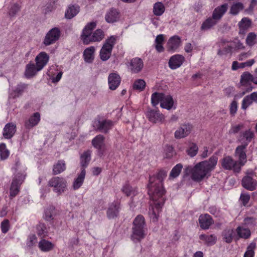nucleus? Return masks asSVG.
I'll list each match as a JSON object with an SVG mask.
<instances>
[{
	"instance_id": "a211bd4d",
	"label": "nucleus",
	"mask_w": 257,
	"mask_h": 257,
	"mask_svg": "<svg viewBox=\"0 0 257 257\" xmlns=\"http://www.w3.org/2000/svg\"><path fill=\"white\" fill-rule=\"evenodd\" d=\"M184 57L181 55L176 54L172 56L169 61V66L172 69L180 67L184 61Z\"/></svg>"
},
{
	"instance_id": "e2e57ef3",
	"label": "nucleus",
	"mask_w": 257,
	"mask_h": 257,
	"mask_svg": "<svg viewBox=\"0 0 257 257\" xmlns=\"http://www.w3.org/2000/svg\"><path fill=\"white\" fill-rule=\"evenodd\" d=\"M233 49V47L231 45L227 46L224 47L222 50H219L217 53L219 55L231 53Z\"/></svg>"
},
{
	"instance_id": "9b49d317",
	"label": "nucleus",
	"mask_w": 257,
	"mask_h": 257,
	"mask_svg": "<svg viewBox=\"0 0 257 257\" xmlns=\"http://www.w3.org/2000/svg\"><path fill=\"white\" fill-rule=\"evenodd\" d=\"M253 172L247 173V174L242 179V186L245 189L253 191L255 189L257 186L256 181L252 178Z\"/></svg>"
},
{
	"instance_id": "39448f33",
	"label": "nucleus",
	"mask_w": 257,
	"mask_h": 257,
	"mask_svg": "<svg viewBox=\"0 0 257 257\" xmlns=\"http://www.w3.org/2000/svg\"><path fill=\"white\" fill-rule=\"evenodd\" d=\"M227 10V4H223L214 10L212 17L209 18L202 24V30H208L217 24Z\"/></svg>"
},
{
	"instance_id": "f8f14e48",
	"label": "nucleus",
	"mask_w": 257,
	"mask_h": 257,
	"mask_svg": "<svg viewBox=\"0 0 257 257\" xmlns=\"http://www.w3.org/2000/svg\"><path fill=\"white\" fill-rule=\"evenodd\" d=\"M192 129V126L189 123L182 124L175 131L174 136L177 139L184 138L188 136Z\"/></svg>"
},
{
	"instance_id": "6e6d98bb",
	"label": "nucleus",
	"mask_w": 257,
	"mask_h": 257,
	"mask_svg": "<svg viewBox=\"0 0 257 257\" xmlns=\"http://www.w3.org/2000/svg\"><path fill=\"white\" fill-rule=\"evenodd\" d=\"M0 154L2 160L6 159L10 154L9 150L6 148V146L4 143L0 144Z\"/></svg>"
},
{
	"instance_id": "e433bc0d",
	"label": "nucleus",
	"mask_w": 257,
	"mask_h": 257,
	"mask_svg": "<svg viewBox=\"0 0 257 257\" xmlns=\"http://www.w3.org/2000/svg\"><path fill=\"white\" fill-rule=\"evenodd\" d=\"M250 82H253V75L249 72H243L240 76V83L241 85L245 86Z\"/></svg>"
},
{
	"instance_id": "1a4fd4ad",
	"label": "nucleus",
	"mask_w": 257,
	"mask_h": 257,
	"mask_svg": "<svg viewBox=\"0 0 257 257\" xmlns=\"http://www.w3.org/2000/svg\"><path fill=\"white\" fill-rule=\"evenodd\" d=\"M25 177V175L23 174L18 173L13 178L11 187H10V196L14 197L16 196L20 191V186L23 182Z\"/></svg>"
},
{
	"instance_id": "8fccbe9b",
	"label": "nucleus",
	"mask_w": 257,
	"mask_h": 257,
	"mask_svg": "<svg viewBox=\"0 0 257 257\" xmlns=\"http://www.w3.org/2000/svg\"><path fill=\"white\" fill-rule=\"evenodd\" d=\"M198 151L197 146L194 143H190L189 145L188 149L186 150L188 155L191 157H193L196 155Z\"/></svg>"
},
{
	"instance_id": "f3484780",
	"label": "nucleus",
	"mask_w": 257,
	"mask_h": 257,
	"mask_svg": "<svg viewBox=\"0 0 257 257\" xmlns=\"http://www.w3.org/2000/svg\"><path fill=\"white\" fill-rule=\"evenodd\" d=\"M119 12L114 8L109 9L105 16V20L108 23H115L119 20Z\"/></svg>"
},
{
	"instance_id": "69168bd1",
	"label": "nucleus",
	"mask_w": 257,
	"mask_h": 257,
	"mask_svg": "<svg viewBox=\"0 0 257 257\" xmlns=\"http://www.w3.org/2000/svg\"><path fill=\"white\" fill-rule=\"evenodd\" d=\"M237 109V103L236 101L231 102L230 105V112L231 114L234 115Z\"/></svg>"
},
{
	"instance_id": "72a5a7b5",
	"label": "nucleus",
	"mask_w": 257,
	"mask_h": 257,
	"mask_svg": "<svg viewBox=\"0 0 257 257\" xmlns=\"http://www.w3.org/2000/svg\"><path fill=\"white\" fill-rule=\"evenodd\" d=\"M85 170L84 169H81L80 174L73 182V187L74 190L78 189L81 186L85 178Z\"/></svg>"
},
{
	"instance_id": "338daca9",
	"label": "nucleus",
	"mask_w": 257,
	"mask_h": 257,
	"mask_svg": "<svg viewBox=\"0 0 257 257\" xmlns=\"http://www.w3.org/2000/svg\"><path fill=\"white\" fill-rule=\"evenodd\" d=\"M243 205H246L250 199V196L247 194H242L240 197Z\"/></svg>"
},
{
	"instance_id": "13d9d810",
	"label": "nucleus",
	"mask_w": 257,
	"mask_h": 257,
	"mask_svg": "<svg viewBox=\"0 0 257 257\" xmlns=\"http://www.w3.org/2000/svg\"><path fill=\"white\" fill-rule=\"evenodd\" d=\"M37 238L35 234H31L29 236L27 242V245L29 247L33 246L37 242Z\"/></svg>"
},
{
	"instance_id": "9d476101",
	"label": "nucleus",
	"mask_w": 257,
	"mask_h": 257,
	"mask_svg": "<svg viewBox=\"0 0 257 257\" xmlns=\"http://www.w3.org/2000/svg\"><path fill=\"white\" fill-rule=\"evenodd\" d=\"M60 36V31L57 28L50 30L46 34L43 43L46 46L50 45L57 41Z\"/></svg>"
},
{
	"instance_id": "423d86ee",
	"label": "nucleus",
	"mask_w": 257,
	"mask_h": 257,
	"mask_svg": "<svg viewBox=\"0 0 257 257\" xmlns=\"http://www.w3.org/2000/svg\"><path fill=\"white\" fill-rule=\"evenodd\" d=\"M116 40V37L114 36H110L105 40L100 52V57L102 61H106L110 58Z\"/></svg>"
},
{
	"instance_id": "bb28decb",
	"label": "nucleus",
	"mask_w": 257,
	"mask_h": 257,
	"mask_svg": "<svg viewBox=\"0 0 257 257\" xmlns=\"http://www.w3.org/2000/svg\"><path fill=\"white\" fill-rule=\"evenodd\" d=\"M161 107L167 109V110H170L172 108H176V107H174V100L172 97L170 95H164L161 104H160Z\"/></svg>"
},
{
	"instance_id": "7c9ffc66",
	"label": "nucleus",
	"mask_w": 257,
	"mask_h": 257,
	"mask_svg": "<svg viewBox=\"0 0 257 257\" xmlns=\"http://www.w3.org/2000/svg\"><path fill=\"white\" fill-rule=\"evenodd\" d=\"M199 238L203 240L205 244L208 246H211L214 245L217 240V237L214 234H201L199 236Z\"/></svg>"
},
{
	"instance_id": "7ed1b4c3",
	"label": "nucleus",
	"mask_w": 257,
	"mask_h": 257,
	"mask_svg": "<svg viewBox=\"0 0 257 257\" xmlns=\"http://www.w3.org/2000/svg\"><path fill=\"white\" fill-rule=\"evenodd\" d=\"M96 26L95 22H91L87 24L83 29L81 39L84 44L88 45L92 42H100L104 38V34L101 29H97L92 34V31Z\"/></svg>"
},
{
	"instance_id": "c85d7f7f",
	"label": "nucleus",
	"mask_w": 257,
	"mask_h": 257,
	"mask_svg": "<svg viewBox=\"0 0 257 257\" xmlns=\"http://www.w3.org/2000/svg\"><path fill=\"white\" fill-rule=\"evenodd\" d=\"M91 152L90 150L85 151L80 156V164L82 169L87 167L91 160Z\"/></svg>"
},
{
	"instance_id": "412c9836",
	"label": "nucleus",
	"mask_w": 257,
	"mask_h": 257,
	"mask_svg": "<svg viewBox=\"0 0 257 257\" xmlns=\"http://www.w3.org/2000/svg\"><path fill=\"white\" fill-rule=\"evenodd\" d=\"M108 82L109 88L111 90H115L120 83V77L116 73H111L108 76Z\"/></svg>"
},
{
	"instance_id": "58836bf2",
	"label": "nucleus",
	"mask_w": 257,
	"mask_h": 257,
	"mask_svg": "<svg viewBox=\"0 0 257 257\" xmlns=\"http://www.w3.org/2000/svg\"><path fill=\"white\" fill-rule=\"evenodd\" d=\"M223 239L227 243H230L233 239L234 230L231 228H226L222 232Z\"/></svg>"
},
{
	"instance_id": "4c0bfd02",
	"label": "nucleus",
	"mask_w": 257,
	"mask_h": 257,
	"mask_svg": "<svg viewBox=\"0 0 257 257\" xmlns=\"http://www.w3.org/2000/svg\"><path fill=\"white\" fill-rule=\"evenodd\" d=\"M165 10L164 4L161 2H157L154 4L153 14L156 16H160L163 14Z\"/></svg>"
},
{
	"instance_id": "6e6552de",
	"label": "nucleus",
	"mask_w": 257,
	"mask_h": 257,
	"mask_svg": "<svg viewBox=\"0 0 257 257\" xmlns=\"http://www.w3.org/2000/svg\"><path fill=\"white\" fill-rule=\"evenodd\" d=\"M49 185L53 187V191L57 193L58 195H60L65 191L67 182L63 178L53 177L49 181Z\"/></svg>"
},
{
	"instance_id": "ea45409f",
	"label": "nucleus",
	"mask_w": 257,
	"mask_h": 257,
	"mask_svg": "<svg viewBox=\"0 0 257 257\" xmlns=\"http://www.w3.org/2000/svg\"><path fill=\"white\" fill-rule=\"evenodd\" d=\"M27 87V85L25 83H21L18 84L13 92L11 93V96L14 98L19 97L20 95H22Z\"/></svg>"
},
{
	"instance_id": "5701e85b",
	"label": "nucleus",
	"mask_w": 257,
	"mask_h": 257,
	"mask_svg": "<svg viewBox=\"0 0 257 257\" xmlns=\"http://www.w3.org/2000/svg\"><path fill=\"white\" fill-rule=\"evenodd\" d=\"M16 132V125L13 123H7L3 131V136L5 139L12 138Z\"/></svg>"
},
{
	"instance_id": "79ce46f5",
	"label": "nucleus",
	"mask_w": 257,
	"mask_h": 257,
	"mask_svg": "<svg viewBox=\"0 0 257 257\" xmlns=\"http://www.w3.org/2000/svg\"><path fill=\"white\" fill-rule=\"evenodd\" d=\"M66 169L64 161L59 160L53 166V172L54 175H57L63 172Z\"/></svg>"
},
{
	"instance_id": "20e7f679",
	"label": "nucleus",
	"mask_w": 257,
	"mask_h": 257,
	"mask_svg": "<svg viewBox=\"0 0 257 257\" xmlns=\"http://www.w3.org/2000/svg\"><path fill=\"white\" fill-rule=\"evenodd\" d=\"M146 225L144 216L138 215L133 221L131 239L134 242H138L143 239L146 235Z\"/></svg>"
},
{
	"instance_id": "473e14b6",
	"label": "nucleus",
	"mask_w": 257,
	"mask_h": 257,
	"mask_svg": "<svg viewBox=\"0 0 257 257\" xmlns=\"http://www.w3.org/2000/svg\"><path fill=\"white\" fill-rule=\"evenodd\" d=\"M38 70V67L34 63H29L27 65L25 71V76L27 78H31L36 75Z\"/></svg>"
},
{
	"instance_id": "603ef678",
	"label": "nucleus",
	"mask_w": 257,
	"mask_h": 257,
	"mask_svg": "<svg viewBox=\"0 0 257 257\" xmlns=\"http://www.w3.org/2000/svg\"><path fill=\"white\" fill-rule=\"evenodd\" d=\"M146 86V82L143 79H138L136 80L133 84L134 89L143 91Z\"/></svg>"
},
{
	"instance_id": "393cba45",
	"label": "nucleus",
	"mask_w": 257,
	"mask_h": 257,
	"mask_svg": "<svg viewBox=\"0 0 257 257\" xmlns=\"http://www.w3.org/2000/svg\"><path fill=\"white\" fill-rule=\"evenodd\" d=\"M119 211V204L116 202L112 203L109 206L107 215L109 219H112L116 217Z\"/></svg>"
},
{
	"instance_id": "f03ea898",
	"label": "nucleus",
	"mask_w": 257,
	"mask_h": 257,
	"mask_svg": "<svg viewBox=\"0 0 257 257\" xmlns=\"http://www.w3.org/2000/svg\"><path fill=\"white\" fill-rule=\"evenodd\" d=\"M218 158L215 156H211L208 160L202 161L197 163L193 167L188 166L185 169L186 175L191 174L192 180L200 181L205 177L210 175V172L217 164Z\"/></svg>"
},
{
	"instance_id": "a878e982",
	"label": "nucleus",
	"mask_w": 257,
	"mask_h": 257,
	"mask_svg": "<svg viewBox=\"0 0 257 257\" xmlns=\"http://www.w3.org/2000/svg\"><path fill=\"white\" fill-rule=\"evenodd\" d=\"M80 11V7L78 5H70L67 9L65 16L67 19H71L76 16Z\"/></svg>"
},
{
	"instance_id": "c03bdc74",
	"label": "nucleus",
	"mask_w": 257,
	"mask_h": 257,
	"mask_svg": "<svg viewBox=\"0 0 257 257\" xmlns=\"http://www.w3.org/2000/svg\"><path fill=\"white\" fill-rule=\"evenodd\" d=\"M243 8L244 6L241 3H235L230 7L229 13L232 15H237Z\"/></svg>"
},
{
	"instance_id": "a18cd8bd",
	"label": "nucleus",
	"mask_w": 257,
	"mask_h": 257,
	"mask_svg": "<svg viewBox=\"0 0 257 257\" xmlns=\"http://www.w3.org/2000/svg\"><path fill=\"white\" fill-rule=\"evenodd\" d=\"M164 41V37L163 34L158 35L155 39L156 49L159 52H162L164 51V48L162 45V43Z\"/></svg>"
},
{
	"instance_id": "b1692460",
	"label": "nucleus",
	"mask_w": 257,
	"mask_h": 257,
	"mask_svg": "<svg viewBox=\"0 0 257 257\" xmlns=\"http://www.w3.org/2000/svg\"><path fill=\"white\" fill-rule=\"evenodd\" d=\"M113 126V122L110 120L98 121L97 129L103 133H107Z\"/></svg>"
},
{
	"instance_id": "ddd939ff",
	"label": "nucleus",
	"mask_w": 257,
	"mask_h": 257,
	"mask_svg": "<svg viewBox=\"0 0 257 257\" xmlns=\"http://www.w3.org/2000/svg\"><path fill=\"white\" fill-rule=\"evenodd\" d=\"M254 137V134L253 132L249 129L243 132L240 134L237 141L240 145L247 147Z\"/></svg>"
},
{
	"instance_id": "774afa93",
	"label": "nucleus",
	"mask_w": 257,
	"mask_h": 257,
	"mask_svg": "<svg viewBox=\"0 0 257 257\" xmlns=\"http://www.w3.org/2000/svg\"><path fill=\"white\" fill-rule=\"evenodd\" d=\"M245 67L244 63H238L237 61H233L232 64V69L233 70H237L238 68H242Z\"/></svg>"
},
{
	"instance_id": "c9c22d12",
	"label": "nucleus",
	"mask_w": 257,
	"mask_h": 257,
	"mask_svg": "<svg viewBox=\"0 0 257 257\" xmlns=\"http://www.w3.org/2000/svg\"><path fill=\"white\" fill-rule=\"evenodd\" d=\"M104 139L103 136L97 135L92 140V145L94 148L100 150L104 145Z\"/></svg>"
},
{
	"instance_id": "3c124183",
	"label": "nucleus",
	"mask_w": 257,
	"mask_h": 257,
	"mask_svg": "<svg viewBox=\"0 0 257 257\" xmlns=\"http://www.w3.org/2000/svg\"><path fill=\"white\" fill-rule=\"evenodd\" d=\"M253 102V101L251 96H250V94L245 96L242 101V109L245 110Z\"/></svg>"
},
{
	"instance_id": "f257e3e1",
	"label": "nucleus",
	"mask_w": 257,
	"mask_h": 257,
	"mask_svg": "<svg viewBox=\"0 0 257 257\" xmlns=\"http://www.w3.org/2000/svg\"><path fill=\"white\" fill-rule=\"evenodd\" d=\"M166 176L165 171L160 170L156 176L150 177L149 179V194L153 203L150 205L149 214L153 222L158 220L159 213L165 202V190L163 181Z\"/></svg>"
},
{
	"instance_id": "680f3d73",
	"label": "nucleus",
	"mask_w": 257,
	"mask_h": 257,
	"mask_svg": "<svg viewBox=\"0 0 257 257\" xmlns=\"http://www.w3.org/2000/svg\"><path fill=\"white\" fill-rule=\"evenodd\" d=\"M1 229L2 231L4 233H7L10 228L9 221L8 219H5L1 223Z\"/></svg>"
},
{
	"instance_id": "f704fd0d",
	"label": "nucleus",
	"mask_w": 257,
	"mask_h": 257,
	"mask_svg": "<svg viewBox=\"0 0 257 257\" xmlns=\"http://www.w3.org/2000/svg\"><path fill=\"white\" fill-rule=\"evenodd\" d=\"M250 24L251 21L248 18H242L238 23L239 33L241 34H245L246 30L250 27Z\"/></svg>"
},
{
	"instance_id": "a19ab883",
	"label": "nucleus",
	"mask_w": 257,
	"mask_h": 257,
	"mask_svg": "<svg viewBox=\"0 0 257 257\" xmlns=\"http://www.w3.org/2000/svg\"><path fill=\"white\" fill-rule=\"evenodd\" d=\"M237 235L239 238L247 239L250 236V231L248 228L238 226L236 229Z\"/></svg>"
},
{
	"instance_id": "4be33fe9",
	"label": "nucleus",
	"mask_w": 257,
	"mask_h": 257,
	"mask_svg": "<svg viewBox=\"0 0 257 257\" xmlns=\"http://www.w3.org/2000/svg\"><path fill=\"white\" fill-rule=\"evenodd\" d=\"M199 222L200 227L204 229H208L210 226L213 224V221L212 217L208 214L201 215L199 218Z\"/></svg>"
},
{
	"instance_id": "052dcab7",
	"label": "nucleus",
	"mask_w": 257,
	"mask_h": 257,
	"mask_svg": "<svg viewBox=\"0 0 257 257\" xmlns=\"http://www.w3.org/2000/svg\"><path fill=\"white\" fill-rule=\"evenodd\" d=\"M243 127V124L242 123L232 125L229 131V134H236L238 133Z\"/></svg>"
},
{
	"instance_id": "49530a36",
	"label": "nucleus",
	"mask_w": 257,
	"mask_h": 257,
	"mask_svg": "<svg viewBox=\"0 0 257 257\" xmlns=\"http://www.w3.org/2000/svg\"><path fill=\"white\" fill-rule=\"evenodd\" d=\"M121 190L127 196H135L137 194L136 189L132 187L129 184L125 185L121 189Z\"/></svg>"
},
{
	"instance_id": "864d4df0",
	"label": "nucleus",
	"mask_w": 257,
	"mask_h": 257,
	"mask_svg": "<svg viewBox=\"0 0 257 257\" xmlns=\"http://www.w3.org/2000/svg\"><path fill=\"white\" fill-rule=\"evenodd\" d=\"M246 43L249 46H252L256 43V36L253 33H249L246 39Z\"/></svg>"
},
{
	"instance_id": "2f4dec72",
	"label": "nucleus",
	"mask_w": 257,
	"mask_h": 257,
	"mask_svg": "<svg viewBox=\"0 0 257 257\" xmlns=\"http://www.w3.org/2000/svg\"><path fill=\"white\" fill-rule=\"evenodd\" d=\"M39 248L44 252H48L52 250L54 244L46 239H42L38 243Z\"/></svg>"
},
{
	"instance_id": "6ab92c4d",
	"label": "nucleus",
	"mask_w": 257,
	"mask_h": 257,
	"mask_svg": "<svg viewBox=\"0 0 257 257\" xmlns=\"http://www.w3.org/2000/svg\"><path fill=\"white\" fill-rule=\"evenodd\" d=\"M147 116L149 121L153 123L161 122L164 119V115L159 111L156 110H150L147 113Z\"/></svg>"
},
{
	"instance_id": "de8ad7c7",
	"label": "nucleus",
	"mask_w": 257,
	"mask_h": 257,
	"mask_svg": "<svg viewBox=\"0 0 257 257\" xmlns=\"http://www.w3.org/2000/svg\"><path fill=\"white\" fill-rule=\"evenodd\" d=\"M45 218L47 220L50 221L53 219L54 217L56 215L55 208L53 206H50L45 210Z\"/></svg>"
},
{
	"instance_id": "dca6fc26",
	"label": "nucleus",
	"mask_w": 257,
	"mask_h": 257,
	"mask_svg": "<svg viewBox=\"0 0 257 257\" xmlns=\"http://www.w3.org/2000/svg\"><path fill=\"white\" fill-rule=\"evenodd\" d=\"M49 60V55L44 52H42L38 54L36 58L35 61L36 65L38 67V70H42L44 67L47 64Z\"/></svg>"
},
{
	"instance_id": "aec40b11",
	"label": "nucleus",
	"mask_w": 257,
	"mask_h": 257,
	"mask_svg": "<svg viewBox=\"0 0 257 257\" xmlns=\"http://www.w3.org/2000/svg\"><path fill=\"white\" fill-rule=\"evenodd\" d=\"M181 42L180 37L176 35L171 37L167 44L168 51L174 52L179 47Z\"/></svg>"
},
{
	"instance_id": "2eb2a0df",
	"label": "nucleus",
	"mask_w": 257,
	"mask_h": 257,
	"mask_svg": "<svg viewBox=\"0 0 257 257\" xmlns=\"http://www.w3.org/2000/svg\"><path fill=\"white\" fill-rule=\"evenodd\" d=\"M144 67V64L141 58L136 57L132 59L129 65V69L131 72L137 73L141 71Z\"/></svg>"
},
{
	"instance_id": "cd10ccee",
	"label": "nucleus",
	"mask_w": 257,
	"mask_h": 257,
	"mask_svg": "<svg viewBox=\"0 0 257 257\" xmlns=\"http://www.w3.org/2000/svg\"><path fill=\"white\" fill-rule=\"evenodd\" d=\"M40 120V114L39 112H35L29 119L25 122V126L30 129L36 125Z\"/></svg>"
},
{
	"instance_id": "0eeeda50",
	"label": "nucleus",
	"mask_w": 257,
	"mask_h": 257,
	"mask_svg": "<svg viewBox=\"0 0 257 257\" xmlns=\"http://www.w3.org/2000/svg\"><path fill=\"white\" fill-rule=\"evenodd\" d=\"M222 167L226 170H233L234 172H240L241 166L237 161L232 159L230 156L224 157L221 160Z\"/></svg>"
},
{
	"instance_id": "09e8293b",
	"label": "nucleus",
	"mask_w": 257,
	"mask_h": 257,
	"mask_svg": "<svg viewBox=\"0 0 257 257\" xmlns=\"http://www.w3.org/2000/svg\"><path fill=\"white\" fill-rule=\"evenodd\" d=\"M182 169V165L181 164L176 165L171 170L170 175L169 179H174L178 177Z\"/></svg>"
},
{
	"instance_id": "4468645a",
	"label": "nucleus",
	"mask_w": 257,
	"mask_h": 257,
	"mask_svg": "<svg viewBox=\"0 0 257 257\" xmlns=\"http://www.w3.org/2000/svg\"><path fill=\"white\" fill-rule=\"evenodd\" d=\"M246 146L240 145L237 146L235 151V156L238 158L237 161L241 166H243L246 162V155L245 149Z\"/></svg>"
},
{
	"instance_id": "37998d69",
	"label": "nucleus",
	"mask_w": 257,
	"mask_h": 257,
	"mask_svg": "<svg viewBox=\"0 0 257 257\" xmlns=\"http://www.w3.org/2000/svg\"><path fill=\"white\" fill-rule=\"evenodd\" d=\"M165 94L163 93L154 92L151 97V103L154 106H156L159 102L161 104Z\"/></svg>"
},
{
	"instance_id": "5fc2aeb1",
	"label": "nucleus",
	"mask_w": 257,
	"mask_h": 257,
	"mask_svg": "<svg viewBox=\"0 0 257 257\" xmlns=\"http://www.w3.org/2000/svg\"><path fill=\"white\" fill-rule=\"evenodd\" d=\"M37 233L40 236H45L47 234V228L46 225L40 223L37 226Z\"/></svg>"
},
{
	"instance_id": "4d7b16f0",
	"label": "nucleus",
	"mask_w": 257,
	"mask_h": 257,
	"mask_svg": "<svg viewBox=\"0 0 257 257\" xmlns=\"http://www.w3.org/2000/svg\"><path fill=\"white\" fill-rule=\"evenodd\" d=\"M20 7L17 4L12 5L9 10V15L11 17H14L20 11Z\"/></svg>"
},
{
	"instance_id": "0e129e2a",
	"label": "nucleus",
	"mask_w": 257,
	"mask_h": 257,
	"mask_svg": "<svg viewBox=\"0 0 257 257\" xmlns=\"http://www.w3.org/2000/svg\"><path fill=\"white\" fill-rule=\"evenodd\" d=\"M235 50H242L244 48L242 43L240 41L236 40L232 42V46Z\"/></svg>"
},
{
	"instance_id": "bf43d9fd",
	"label": "nucleus",
	"mask_w": 257,
	"mask_h": 257,
	"mask_svg": "<svg viewBox=\"0 0 257 257\" xmlns=\"http://www.w3.org/2000/svg\"><path fill=\"white\" fill-rule=\"evenodd\" d=\"M255 247L254 244H251L247 247V250L245 252L243 257H253L254 251L253 248Z\"/></svg>"
},
{
	"instance_id": "c756f323",
	"label": "nucleus",
	"mask_w": 257,
	"mask_h": 257,
	"mask_svg": "<svg viewBox=\"0 0 257 257\" xmlns=\"http://www.w3.org/2000/svg\"><path fill=\"white\" fill-rule=\"evenodd\" d=\"M95 49L94 46L86 48L83 52L84 60L87 63H91L94 59V53Z\"/></svg>"
}]
</instances>
